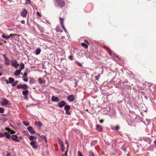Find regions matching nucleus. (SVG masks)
Masks as SVG:
<instances>
[{"label": "nucleus", "mask_w": 156, "mask_h": 156, "mask_svg": "<svg viewBox=\"0 0 156 156\" xmlns=\"http://www.w3.org/2000/svg\"><path fill=\"white\" fill-rule=\"evenodd\" d=\"M56 2L57 3L58 6L62 7L65 6V2L62 0H55Z\"/></svg>", "instance_id": "f257e3e1"}, {"label": "nucleus", "mask_w": 156, "mask_h": 156, "mask_svg": "<svg viewBox=\"0 0 156 156\" xmlns=\"http://www.w3.org/2000/svg\"><path fill=\"white\" fill-rule=\"evenodd\" d=\"M2 56L3 57H4L5 59V64L8 66L10 64V60L6 56L5 54H3Z\"/></svg>", "instance_id": "f03ea898"}, {"label": "nucleus", "mask_w": 156, "mask_h": 156, "mask_svg": "<svg viewBox=\"0 0 156 156\" xmlns=\"http://www.w3.org/2000/svg\"><path fill=\"white\" fill-rule=\"evenodd\" d=\"M2 102H1V104L2 105H6L8 104L9 105L11 104V103L9 104L8 100L5 98H2Z\"/></svg>", "instance_id": "7ed1b4c3"}, {"label": "nucleus", "mask_w": 156, "mask_h": 156, "mask_svg": "<svg viewBox=\"0 0 156 156\" xmlns=\"http://www.w3.org/2000/svg\"><path fill=\"white\" fill-rule=\"evenodd\" d=\"M58 142L61 148V151L62 152L64 151V148L63 143L59 138H58Z\"/></svg>", "instance_id": "20e7f679"}, {"label": "nucleus", "mask_w": 156, "mask_h": 156, "mask_svg": "<svg viewBox=\"0 0 156 156\" xmlns=\"http://www.w3.org/2000/svg\"><path fill=\"white\" fill-rule=\"evenodd\" d=\"M11 64L13 67L16 68H17V66L19 65V64L17 63V61L15 60H12Z\"/></svg>", "instance_id": "39448f33"}, {"label": "nucleus", "mask_w": 156, "mask_h": 156, "mask_svg": "<svg viewBox=\"0 0 156 156\" xmlns=\"http://www.w3.org/2000/svg\"><path fill=\"white\" fill-rule=\"evenodd\" d=\"M27 11L26 9H23L22 12L21 14V16L24 17H26L27 16Z\"/></svg>", "instance_id": "423d86ee"}, {"label": "nucleus", "mask_w": 156, "mask_h": 156, "mask_svg": "<svg viewBox=\"0 0 156 156\" xmlns=\"http://www.w3.org/2000/svg\"><path fill=\"white\" fill-rule=\"evenodd\" d=\"M75 97L73 95H70L68 97L67 99L70 102H73L75 100Z\"/></svg>", "instance_id": "0eeeda50"}, {"label": "nucleus", "mask_w": 156, "mask_h": 156, "mask_svg": "<svg viewBox=\"0 0 156 156\" xmlns=\"http://www.w3.org/2000/svg\"><path fill=\"white\" fill-rule=\"evenodd\" d=\"M12 139L14 141H16L17 142H19L20 141L17 139L18 137L16 135H12L11 136Z\"/></svg>", "instance_id": "6e6552de"}, {"label": "nucleus", "mask_w": 156, "mask_h": 156, "mask_svg": "<svg viewBox=\"0 0 156 156\" xmlns=\"http://www.w3.org/2000/svg\"><path fill=\"white\" fill-rule=\"evenodd\" d=\"M66 104V102L64 101H62L58 103V105L59 108H61L65 106Z\"/></svg>", "instance_id": "1a4fd4ad"}, {"label": "nucleus", "mask_w": 156, "mask_h": 156, "mask_svg": "<svg viewBox=\"0 0 156 156\" xmlns=\"http://www.w3.org/2000/svg\"><path fill=\"white\" fill-rule=\"evenodd\" d=\"M30 144L34 149H36L37 147V146L36 145V141H32L30 142Z\"/></svg>", "instance_id": "9d476101"}, {"label": "nucleus", "mask_w": 156, "mask_h": 156, "mask_svg": "<svg viewBox=\"0 0 156 156\" xmlns=\"http://www.w3.org/2000/svg\"><path fill=\"white\" fill-rule=\"evenodd\" d=\"M27 129L31 134L34 133L35 131L33 129V127L31 126H29L27 128Z\"/></svg>", "instance_id": "9b49d317"}, {"label": "nucleus", "mask_w": 156, "mask_h": 156, "mask_svg": "<svg viewBox=\"0 0 156 156\" xmlns=\"http://www.w3.org/2000/svg\"><path fill=\"white\" fill-rule=\"evenodd\" d=\"M40 137L41 138V141L44 143H47V141L46 139V137L45 136L42 135L41 136L40 135Z\"/></svg>", "instance_id": "f8f14e48"}, {"label": "nucleus", "mask_w": 156, "mask_h": 156, "mask_svg": "<svg viewBox=\"0 0 156 156\" xmlns=\"http://www.w3.org/2000/svg\"><path fill=\"white\" fill-rule=\"evenodd\" d=\"M51 101L54 102H58L59 101V100L57 97L53 96L51 97Z\"/></svg>", "instance_id": "ddd939ff"}, {"label": "nucleus", "mask_w": 156, "mask_h": 156, "mask_svg": "<svg viewBox=\"0 0 156 156\" xmlns=\"http://www.w3.org/2000/svg\"><path fill=\"white\" fill-rule=\"evenodd\" d=\"M4 136L8 139H11V136L10 135L8 132H5L4 133Z\"/></svg>", "instance_id": "4468645a"}, {"label": "nucleus", "mask_w": 156, "mask_h": 156, "mask_svg": "<svg viewBox=\"0 0 156 156\" xmlns=\"http://www.w3.org/2000/svg\"><path fill=\"white\" fill-rule=\"evenodd\" d=\"M96 129L99 132L101 131L102 130V126L99 125H97L96 126Z\"/></svg>", "instance_id": "2eb2a0df"}, {"label": "nucleus", "mask_w": 156, "mask_h": 156, "mask_svg": "<svg viewBox=\"0 0 156 156\" xmlns=\"http://www.w3.org/2000/svg\"><path fill=\"white\" fill-rule=\"evenodd\" d=\"M20 73H21L20 69H17L15 71V73H14V75L16 76H17L19 75L20 74Z\"/></svg>", "instance_id": "dca6fc26"}, {"label": "nucleus", "mask_w": 156, "mask_h": 156, "mask_svg": "<svg viewBox=\"0 0 156 156\" xmlns=\"http://www.w3.org/2000/svg\"><path fill=\"white\" fill-rule=\"evenodd\" d=\"M29 140L30 141H33V140H36L37 139V137L35 136H33L30 135L29 136Z\"/></svg>", "instance_id": "f3484780"}, {"label": "nucleus", "mask_w": 156, "mask_h": 156, "mask_svg": "<svg viewBox=\"0 0 156 156\" xmlns=\"http://www.w3.org/2000/svg\"><path fill=\"white\" fill-rule=\"evenodd\" d=\"M29 91L28 90H26L22 91V94L25 96H27L28 94Z\"/></svg>", "instance_id": "a211bd4d"}, {"label": "nucleus", "mask_w": 156, "mask_h": 156, "mask_svg": "<svg viewBox=\"0 0 156 156\" xmlns=\"http://www.w3.org/2000/svg\"><path fill=\"white\" fill-rule=\"evenodd\" d=\"M70 109L71 107L69 105H66L65 106L64 109L65 110H70Z\"/></svg>", "instance_id": "6ab92c4d"}, {"label": "nucleus", "mask_w": 156, "mask_h": 156, "mask_svg": "<svg viewBox=\"0 0 156 156\" xmlns=\"http://www.w3.org/2000/svg\"><path fill=\"white\" fill-rule=\"evenodd\" d=\"M7 120V119L5 118V117H0V120L2 122H4L6 121Z\"/></svg>", "instance_id": "aec40b11"}, {"label": "nucleus", "mask_w": 156, "mask_h": 156, "mask_svg": "<svg viewBox=\"0 0 156 156\" xmlns=\"http://www.w3.org/2000/svg\"><path fill=\"white\" fill-rule=\"evenodd\" d=\"M14 80V79L12 78L9 77V83H12Z\"/></svg>", "instance_id": "412c9836"}, {"label": "nucleus", "mask_w": 156, "mask_h": 156, "mask_svg": "<svg viewBox=\"0 0 156 156\" xmlns=\"http://www.w3.org/2000/svg\"><path fill=\"white\" fill-rule=\"evenodd\" d=\"M24 64L23 63L21 62L20 64V70H22L24 68Z\"/></svg>", "instance_id": "4be33fe9"}, {"label": "nucleus", "mask_w": 156, "mask_h": 156, "mask_svg": "<svg viewBox=\"0 0 156 156\" xmlns=\"http://www.w3.org/2000/svg\"><path fill=\"white\" fill-rule=\"evenodd\" d=\"M28 70L27 69L25 71V72L24 73L23 75V78L27 77V74H28Z\"/></svg>", "instance_id": "5701e85b"}, {"label": "nucleus", "mask_w": 156, "mask_h": 156, "mask_svg": "<svg viewBox=\"0 0 156 156\" xmlns=\"http://www.w3.org/2000/svg\"><path fill=\"white\" fill-rule=\"evenodd\" d=\"M81 46L83 47H84L86 49L88 47V45L87 44H86L84 43H83L81 44Z\"/></svg>", "instance_id": "b1692460"}, {"label": "nucleus", "mask_w": 156, "mask_h": 156, "mask_svg": "<svg viewBox=\"0 0 156 156\" xmlns=\"http://www.w3.org/2000/svg\"><path fill=\"white\" fill-rule=\"evenodd\" d=\"M40 83H41L43 85H44L45 84V81L44 80H42V79H40Z\"/></svg>", "instance_id": "393cba45"}, {"label": "nucleus", "mask_w": 156, "mask_h": 156, "mask_svg": "<svg viewBox=\"0 0 156 156\" xmlns=\"http://www.w3.org/2000/svg\"><path fill=\"white\" fill-rule=\"evenodd\" d=\"M106 49L109 53V55H112V51L111 49L107 47H106Z\"/></svg>", "instance_id": "a878e982"}, {"label": "nucleus", "mask_w": 156, "mask_h": 156, "mask_svg": "<svg viewBox=\"0 0 156 156\" xmlns=\"http://www.w3.org/2000/svg\"><path fill=\"white\" fill-rule=\"evenodd\" d=\"M2 37L3 38H5L7 39L9 38V35H5L4 34H3L2 35Z\"/></svg>", "instance_id": "bb28decb"}, {"label": "nucleus", "mask_w": 156, "mask_h": 156, "mask_svg": "<svg viewBox=\"0 0 156 156\" xmlns=\"http://www.w3.org/2000/svg\"><path fill=\"white\" fill-rule=\"evenodd\" d=\"M28 88L26 84H23L22 85V88L23 89H26Z\"/></svg>", "instance_id": "cd10ccee"}, {"label": "nucleus", "mask_w": 156, "mask_h": 156, "mask_svg": "<svg viewBox=\"0 0 156 156\" xmlns=\"http://www.w3.org/2000/svg\"><path fill=\"white\" fill-rule=\"evenodd\" d=\"M19 82V81H16L15 82H13L12 84V87L15 86Z\"/></svg>", "instance_id": "c85d7f7f"}, {"label": "nucleus", "mask_w": 156, "mask_h": 156, "mask_svg": "<svg viewBox=\"0 0 156 156\" xmlns=\"http://www.w3.org/2000/svg\"><path fill=\"white\" fill-rule=\"evenodd\" d=\"M88 153H89V154H88L90 156H95L94 154V153H93V152H92L91 151H89L88 152Z\"/></svg>", "instance_id": "c756f323"}, {"label": "nucleus", "mask_w": 156, "mask_h": 156, "mask_svg": "<svg viewBox=\"0 0 156 156\" xmlns=\"http://www.w3.org/2000/svg\"><path fill=\"white\" fill-rule=\"evenodd\" d=\"M23 133H24L25 134V135H26L27 136H28L29 135V134L27 130H24L23 131Z\"/></svg>", "instance_id": "7c9ffc66"}, {"label": "nucleus", "mask_w": 156, "mask_h": 156, "mask_svg": "<svg viewBox=\"0 0 156 156\" xmlns=\"http://www.w3.org/2000/svg\"><path fill=\"white\" fill-rule=\"evenodd\" d=\"M59 19L60 20V24L62 25L63 24L64 19L61 17H60Z\"/></svg>", "instance_id": "2f4dec72"}, {"label": "nucleus", "mask_w": 156, "mask_h": 156, "mask_svg": "<svg viewBox=\"0 0 156 156\" xmlns=\"http://www.w3.org/2000/svg\"><path fill=\"white\" fill-rule=\"evenodd\" d=\"M23 124L26 126H28L29 125V123L26 121L23 122Z\"/></svg>", "instance_id": "473e14b6"}, {"label": "nucleus", "mask_w": 156, "mask_h": 156, "mask_svg": "<svg viewBox=\"0 0 156 156\" xmlns=\"http://www.w3.org/2000/svg\"><path fill=\"white\" fill-rule=\"evenodd\" d=\"M29 82L30 84H33L34 83V81L33 79H30L29 80Z\"/></svg>", "instance_id": "72a5a7b5"}, {"label": "nucleus", "mask_w": 156, "mask_h": 156, "mask_svg": "<svg viewBox=\"0 0 156 156\" xmlns=\"http://www.w3.org/2000/svg\"><path fill=\"white\" fill-rule=\"evenodd\" d=\"M4 109L3 108L0 107V113H3L4 112Z\"/></svg>", "instance_id": "f704fd0d"}, {"label": "nucleus", "mask_w": 156, "mask_h": 156, "mask_svg": "<svg viewBox=\"0 0 156 156\" xmlns=\"http://www.w3.org/2000/svg\"><path fill=\"white\" fill-rule=\"evenodd\" d=\"M100 77V74H99L97 76H95V80L97 81H98Z\"/></svg>", "instance_id": "c9c22d12"}, {"label": "nucleus", "mask_w": 156, "mask_h": 156, "mask_svg": "<svg viewBox=\"0 0 156 156\" xmlns=\"http://www.w3.org/2000/svg\"><path fill=\"white\" fill-rule=\"evenodd\" d=\"M36 55L39 54V48H37L36 49Z\"/></svg>", "instance_id": "e433bc0d"}, {"label": "nucleus", "mask_w": 156, "mask_h": 156, "mask_svg": "<svg viewBox=\"0 0 156 156\" xmlns=\"http://www.w3.org/2000/svg\"><path fill=\"white\" fill-rule=\"evenodd\" d=\"M17 34H10L9 35V38L10 37H14L16 35H17Z\"/></svg>", "instance_id": "4c0bfd02"}, {"label": "nucleus", "mask_w": 156, "mask_h": 156, "mask_svg": "<svg viewBox=\"0 0 156 156\" xmlns=\"http://www.w3.org/2000/svg\"><path fill=\"white\" fill-rule=\"evenodd\" d=\"M76 63L80 67H82V64H81L79 62H78V61H76Z\"/></svg>", "instance_id": "58836bf2"}, {"label": "nucleus", "mask_w": 156, "mask_h": 156, "mask_svg": "<svg viewBox=\"0 0 156 156\" xmlns=\"http://www.w3.org/2000/svg\"><path fill=\"white\" fill-rule=\"evenodd\" d=\"M22 84H19L17 86V88L18 89H20L21 88H22Z\"/></svg>", "instance_id": "ea45409f"}, {"label": "nucleus", "mask_w": 156, "mask_h": 156, "mask_svg": "<svg viewBox=\"0 0 156 156\" xmlns=\"http://www.w3.org/2000/svg\"><path fill=\"white\" fill-rule=\"evenodd\" d=\"M69 111V110H66V115H69L71 114Z\"/></svg>", "instance_id": "a19ab883"}, {"label": "nucleus", "mask_w": 156, "mask_h": 156, "mask_svg": "<svg viewBox=\"0 0 156 156\" xmlns=\"http://www.w3.org/2000/svg\"><path fill=\"white\" fill-rule=\"evenodd\" d=\"M68 150H66L64 154H62V156H67Z\"/></svg>", "instance_id": "79ce46f5"}, {"label": "nucleus", "mask_w": 156, "mask_h": 156, "mask_svg": "<svg viewBox=\"0 0 156 156\" xmlns=\"http://www.w3.org/2000/svg\"><path fill=\"white\" fill-rule=\"evenodd\" d=\"M61 26L62 27V28L64 30H65V32L66 31V28H65V27H64V25H63V24H62H62H61Z\"/></svg>", "instance_id": "37998d69"}, {"label": "nucleus", "mask_w": 156, "mask_h": 156, "mask_svg": "<svg viewBox=\"0 0 156 156\" xmlns=\"http://www.w3.org/2000/svg\"><path fill=\"white\" fill-rule=\"evenodd\" d=\"M119 129V126H117L115 129V130H117Z\"/></svg>", "instance_id": "c03bdc74"}, {"label": "nucleus", "mask_w": 156, "mask_h": 156, "mask_svg": "<svg viewBox=\"0 0 156 156\" xmlns=\"http://www.w3.org/2000/svg\"><path fill=\"white\" fill-rule=\"evenodd\" d=\"M35 125H37V126H39V122H35Z\"/></svg>", "instance_id": "a18cd8bd"}, {"label": "nucleus", "mask_w": 156, "mask_h": 156, "mask_svg": "<svg viewBox=\"0 0 156 156\" xmlns=\"http://www.w3.org/2000/svg\"><path fill=\"white\" fill-rule=\"evenodd\" d=\"M4 136V134L2 133H0V137H3Z\"/></svg>", "instance_id": "49530a36"}, {"label": "nucleus", "mask_w": 156, "mask_h": 156, "mask_svg": "<svg viewBox=\"0 0 156 156\" xmlns=\"http://www.w3.org/2000/svg\"><path fill=\"white\" fill-rule=\"evenodd\" d=\"M69 58L71 60H73V56L70 55V56H69Z\"/></svg>", "instance_id": "de8ad7c7"}, {"label": "nucleus", "mask_w": 156, "mask_h": 156, "mask_svg": "<svg viewBox=\"0 0 156 156\" xmlns=\"http://www.w3.org/2000/svg\"><path fill=\"white\" fill-rule=\"evenodd\" d=\"M25 78H23V80L25 82H27L28 81L27 78L26 77H25Z\"/></svg>", "instance_id": "09e8293b"}, {"label": "nucleus", "mask_w": 156, "mask_h": 156, "mask_svg": "<svg viewBox=\"0 0 156 156\" xmlns=\"http://www.w3.org/2000/svg\"><path fill=\"white\" fill-rule=\"evenodd\" d=\"M84 42H85V43L87 44L88 45L89 44V42L87 41L84 40Z\"/></svg>", "instance_id": "8fccbe9b"}, {"label": "nucleus", "mask_w": 156, "mask_h": 156, "mask_svg": "<svg viewBox=\"0 0 156 156\" xmlns=\"http://www.w3.org/2000/svg\"><path fill=\"white\" fill-rule=\"evenodd\" d=\"M78 156H83V155L81 154V153L79 151L78 152Z\"/></svg>", "instance_id": "3c124183"}, {"label": "nucleus", "mask_w": 156, "mask_h": 156, "mask_svg": "<svg viewBox=\"0 0 156 156\" xmlns=\"http://www.w3.org/2000/svg\"><path fill=\"white\" fill-rule=\"evenodd\" d=\"M21 23L23 24H24L25 23V21L24 20H22L21 21Z\"/></svg>", "instance_id": "603ef678"}, {"label": "nucleus", "mask_w": 156, "mask_h": 156, "mask_svg": "<svg viewBox=\"0 0 156 156\" xmlns=\"http://www.w3.org/2000/svg\"><path fill=\"white\" fill-rule=\"evenodd\" d=\"M66 144H67V145H69L68 143V140H67V139H66Z\"/></svg>", "instance_id": "864d4df0"}, {"label": "nucleus", "mask_w": 156, "mask_h": 156, "mask_svg": "<svg viewBox=\"0 0 156 156\" xmlns=\"http://www.w3.org/2000/svg\"><path fill=\"white\" fill-rule=\"evenodd\" d=\"M6 130H9V131H11V130L9 129V128H6L5 129Z\"/></svg>", "instance_id": "5fc2aeb1"}, {"label": "nucleus", "mask_w": 156, "mask_h": 156, "mask_svg": "<svg viewBox=\"0 0 156 156\" xmlns=\"http://www.w3.org/2000/svg\"><path fill=\"white\" fill-rule=\"evenodd\" d=\"M56 30L57 31H58V32H62V30H58V29H56Z\"/></svg>", "instance_id": "6e6d98bb"}, {"label": "nucleus", "mask_w": 156, "mask_h": 156, "mask_svg": "<svg viewBox=\"0 0 156 156\" xmlns=\"http://www.w3.org/2000/svg\"><path fill=\"white\" fill-rule=\"evenodd\" d=\"M99 122L101 123H102L103 122V120L101 119L100 120Z\"/></svg>", "instance_id": "4d7b16f0"}, {"label": "nucleus", "mask_w": 156, "mask_h": 156, "mask_svg": "<svg viewBox=\"0 0 156 156\" xmlns=\"http://www.w3.org/2000/svg\"><path fill=\"white\" fill-rule=\"evenodd\" d=\"M18 139H20L21 140H22V139H23V138L22 136H19V137H18Z\"/></svg>", "instance_id": "13d9d810"}, {"label": "nucleus", "mask_w": 156, "mask_h": 156, "mask_svg": "<svg viewBox=\"0 0 156 156\" xmlns=\"http://www.w3.org/2000/svg\"><path fill=\"white\" fill-rule=\"evenodd\" d=\"M15 133V132L14 131H11V133L13 134V133Z\"/></svg>", "instance_id": "bf43d9fd"}, {"label": "nucleus", "mask_w": 156, "mask_h": 156, "mask_svg": "<svg viewBox=\"0 0 156 156\" xmlns=\"http://www.w3.org/2000/svg\"><path fill=\"white\" fill-rule=\"evenodd\" d=\"M5 81L6 82V84H8L9 83V82H8L7 80L6 79L5 80Z\"/></svg>", "instance_id": "052dcab7"}, {"label": "nucleus", "mask_w": 156, "mask_h": 156, "mask_svg": "<svg viewBox=\"0 0 156 156\" xmlns=\"http://www.w3.org/2000/svg\"><path fill=\"white\" fill-rule=\"evenodd\" d=\"M10 153H8L6 154L7 156H10Z\"/></svg>", "instance_id": "680f3d73"}, {"label": "nucleus", "mask_w": 156, "mask_h": 156, "mask_svg": "<svg viewBox=\"0 0 156 156\" xmlns=\"http://www.w3.org/2000/svg\"><path fill=\"white\" fill-rule=\"evenodd\" d=\"M68 148H69V145H68H68H67V150H68Z\"/></svg>", "instance_id": "e2e57ef3"}, {"label": "nucleus", "mask_w": 156, "mask_h": 156, "mask_svg": "<svg viewBox=\"0 0 156 156\" xmlns=\"http://www.w3.org/2000/svg\"><path fill=\"white\" fill-rule=\"evenodd\" d=\"M37 14L38 16H39V12L37 11Z\"/></svg>", "instance_id": "0e129e2a"}, {"label": "nucleus", "mask_w": 156, "mask_h": 156, "mask_svg": "<svg viewBox=\"0 0 156 156\" xmlns=\"http://www.w3.org/2000/svg\"><path fill=\"white\" fill-rule=\"evenodd\" d=\"M26 1L28 2H30V0H25Z\"/></svg>", "instance_id": "69168bd1"}, {"label": "nucleus", "mask_w": 156, "mask_h": 156, "mask_svg": "<svg viewBox=\"0 0 156 156\" xmlns=\"http://www.w3.org/2000/svg\"><path fill=\"white\" fill-rule=\"evenodd\" d=\"M2 115L3 116H6V115L3 114H2Z\"/></svg>", "instance_id": "338daca9"}, {"label": "nucleus", "mask_w": 156, "mask_h": 156, "mask_svg": "<svg viewBox=\"0 0 156 156\" xmlns=\"http://www.w3.org/2000/svg\"><path fill=\"white\" fill-rule=\"evenodd\" d=\"M24 98H27V96H25Z\"/></svg>", "instance_id": "774afa93"}]
</instances>
